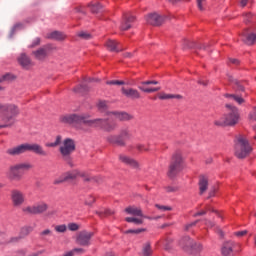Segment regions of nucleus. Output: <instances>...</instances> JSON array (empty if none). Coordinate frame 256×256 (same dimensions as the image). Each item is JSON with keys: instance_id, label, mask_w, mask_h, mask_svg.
<instances>
[{"instance_id": "obj_7", "label": "nucleus", "mask_w": 256, "mask_h": 256, "mask_svg": "<svg viewBox=\"0 0 256 256\" xmlns=\"http://www.w3.org/2000/svg\"><path fill=\"white\" fill-rule=\"evenodd\" d=\"M126 139H131V131L129 130V127H123L119 135H110L107 137L108 143H111V145H118V147H125Z\"/></svg>"}, {"instance_id": "obj_17", "label": "nucleus", "mask_w": 256, "mask_h": 256, "mask_svg": "<svg viewBox=\"0 0 256 256\" xmlns=\"http://www.w3.org/2000/svg\"><path fill=\"white\" fill-rule=\"evenodd\" d=\"M31 233H33V227L24 226L20 229L19 236L10 239V243H17L18 241H21V239L27 237Z\"/></svg>"}, {"instance_id": "obj_50", "label": "nucleus", "mask_w": 256, "mask_h": 256, "mask_svg": "<svg viewBox=\"0 0 256 256\" xmlns=\"http://www.w3.org/2000/svg\"><path fill=\"white\" fill-rule=\"evenodd\" d=\"M85 205L91 206L95 203V197L93 196H89L86 200H85Z\"/></svg>"}, {"instance_id": "obj_31", "label": "nucleus", "mask_w": 256, "mask_h": 256, "mask_svg": "<svg viewBox=\"0 0 256 256\" xmlns=\"http://www.w3.org/2000/svg\"><path fill=\"white\" fill-rule=\"evenodd\" d=\"M242 41H244L246 45H253L254 43H256V34H244L242 35Z\"/></svg>"}, {"instance_id": "obj_23", "label": "nucleus", "mask_w": 256, "mask_h": 256, "mask_svg": "<svg viewBox=\"0 0 256 256\" xmlns=\"http://www.w3.org/2000/svg\"><path fill=\"white\" fill-rule=\"evenodd\" d=\"M134 21H135V16L125 14L124 19L120 26L121 31H128V29L131 27V24L134 23Z\"/></svg>"}, {"instance_id": "obj_57", "label": "nucleus", "mask_w": 256, "mask_h": 256, "mask_svg": "<svg viewBox=\"0 0 256 256\" xmlns=\"http://www.w3.org/2000/svg\"><path fill=\"white\" fill-rule=\"evenodd\" d=\"M71 252H72V254H74V253H85V249H83V248H74Z\"/></svg>"}, {"instance_id": "obj_3", "label": "nucleus", "mask_w": 256, "mask_h": 256, "mask_svg": "<svg viewBox=\"0 0 256 256\" xmlns=\"http://www.w3.org/2000/svg\"><path fill=\"white\" fill-rule=\"evenodd\" d=\"M0 113H4L2 117L4 124L0 125V129L13 127L15 125V118L19 115V108L13 104H0Z\"/></svg>"}, {"instance_id": "obj_51", "label": "nucleus", "mask_w": 256, "mask_h": 256, "mask_svg": "<svg viewBox=\"0 0 256 256\" xmlns=\"http://www.w3.org/2000/svg\"><path fill=\"white\" fill-rule=\"evenodd\" d=\"M229 81H234L236 83L238 91H245V88L242 85H240L237 80L233 79L232 76L229 77Z\"/></svg>"}, {"instance_id": "obj_55", "label": "nucleus", "mask_w": 256, "mask_h": 256, "mask_svg": "<svg viewBox=\"0 0 256 256\" xmlns=\"http://www.w3.org/2000/svg\"><path fill=\"white\" fill-rule=\"evenodd\" d=\"M202 215H207V210H201L194 214V217H201Z\"/></svg>"}, {"instance_id": "obj_6", "label": "nucleus", "mask_w": 256, "mask_h": 256, "mask_svg": "<svg viewBox=\"0 0 256 256\" xmlns=\"http://www.w3.org/2000/svg\"><path fill=\"white\" fill-rule=\"evenodd\" d=\"M33 169V165L30 163H18L9 167L7 172V177L10 181H21L23 179L24 171H29Z\"/></svg>"}, {"instance_id": "obj_38", "label": "nucleus", "mask_w": 256, "mask_h": 256, "mask_svg": "<svg viewBox=\"0 0 256 256\" xmlns=\"http://www.w3.org/2000/svg\"><path fill=\"white\" fill-rule=\"evenodd\" d=\"M89 7L92 13H99V11L102 9L101 4L99 3L90 4Z\"/></svg>"}, {"instance_id": "obj_59", "label": "nucleus", "mask_w": 256, "mask_h": 256, "mask_svg": "<svg viewBox=\"0 0 256 256\" xmlns=\"http://www.w3.org/2000/svg\"><path fill=\"white\" fill-rule=\"evenodd\" d=\"M245 19H246V22L251 21V19H253V14H252V13H247V14L245 15Z\"/></svg>"}, {"instance_id": "obj_63", "label": "nucleus", "mask_w": 256, "mask_h": 256, "mask_svg": "<svg viewBox=\"0 0 256 256\" xmlns=\"http://www.w3.org/2000/svg\"><path fill=\"white\" fill-rule=\"evenodd\" d=\"M211 197H215V189L211 190L209 192V196H208V199H211Z\"/></svg>"}, {"instance_id": "obj_53", "label": "nucleus", "mask_w": 256, "mask_h": 256, "mask_svg": "<svg viewBox=\"0 0 256 256\" xmlns=\"http://www.w3.org/2000/svg\"><path fill=\"white\" fill-rule=\"evenodd\" d=\"M136 149H137L138 151H149V148H148L145 144H138V145L136 146Z\"/></svg>"}, {"instance_id": "obj_47", "label": "nucleus", "mask_w": 256, "mask_h": 256, "mask_svg": "<svg viewBox=\"0 0 256 256\" xmlns=\"http://www.w3.org/2000/svg\"><path fill=\"white\" fill-rule=\"evenodd\" d=\"M69 231H79V225L77 223L68 224Z\"/></svg>"}, {"instance_id": "obj_10", "label": "nucleus", "mask_w": 256, "mask_h": 256, "mask_svg": "<svg viewBox=\"0 0 256 256\" xmlns=\"http://www.w3.org/2000/svg\"><path fill=\"white\" fill-rule=\"evenodd\" d=\"M49 209V204L45 202H38L32 206L23 208V212L27 215H41Z\"/></svg>"}, {"instance_id": "obj_54", "label": "nucleus", "mask_w": 256, "mask_h": 256, "mask_svg": "<svg viewBox=\"0 0 256 256\" xmlns=\"http://www.w3.org/2000/svg\"><path fill=\"white\" fill-rule=\"evenodd\" d=\"M250 120L256 121V107H254L253 111L250 113Z\"/></svg>"}, {"instance_id": "obj_19", "label": "nucleus", "mask_w": 256, "mask_h": 256, "mask_svg": "<svg viewBox=\"0 0 256 256\" xmlns=\"http://www.w3.org/2000/svg\"><path fill=\"white\" fill-rule=\"evenodd\" d=\"M119 161L124 163V165H128V167H132V169H139V162L127 155L120 154Z\"/></svg>"}, {"instance_id": "obj_1", "label": "nucleus", "mask_w": 256, "mask_h": 256, "mask_svg": "<svg viewBox=\"0 0 256 256\" xmlns=\"http://www.w3.org/2000/svg\"><path fill=\"white\" fill-rule=\"evenodd\" d=\"M62 123H68L69 125H88V127H94L95 129H102L106 133H113L119 127V124L115 121H109L107 118L89 119L87 114H69L61 117Z\"/></svg>"}, {"instance_id": "obj_9", "label": "nucleus", "mask_w": 256, "mask_h": 256, "mask_svg": "<svg viewBox=\"0 0 256 256\" xmlns=\"http://www.w3.org/2000/svg\"><path fill=\"white\" fill-rule=\"evenodd\" d=\"M183 165V156L180 154V152H176L172 156V160L168 169V177L173 179L179 171H181Z\"/></svg>"}, {"instance_id": "obj_36", "label": "nucleus", "mask_w": 256, "mask_h": 256, "mask_svg": "<svg viewBox=\"0 0 256 256\" xmlns=\"http://www.w3.org/2000/svg\"><path fill=\"white\" fill-rule=\"evenodd\" d=\"M77 36L80 37V39H84L85 41H89V39H93V36L91 35V33L86 31L78 32Z\"/></svg>"}, {"instance_id": "obj_14", "label": "nucleus", "mask_w": 256, "mask_h": 256, "mask_svg": "<svg viewBox=\"0 0 256 256\" xmlns=\"http://www.w3.org/2000/svg\"><path fill=\"white\" fill-rule=\"evenodd\" d=\"M147 85H159V82L152 80V81H143L140 83V86H138V89L142 91L143 93H157V91H161V87L156 88H147L145 86Z\"/></svg>"}, {"instance_id": "obj_18", "label": "nucleus", "mask_w": 256, "mask_h": 256, "mask_svg": "<svg viewBox=\"0 0 256 256\" xmlns=\"http://www.w3.org/2000/svg\"><path fill=\"white\" fill-rule=\"evenodd\" d=\"M121 91L128 99H141V93L137 89L122 87Z\"/></svg>"}, {"instance_id": "obj_15", "label": "nucleus", "mask_w": 256, "mask_h": 256, "mask_svg": "<svg viewBox=\"0 0 256 256\" xmlns=\"http://www.w3.org/2000/svg\"><path fill=\"white\" fill-rule=\"evenodd\" d=\"M11 199L14 207H21L25 203V194L19 190H13Z\"/></svg>"}, {"instance_id": "obj_30", "label": "nucleus", "mask_w": 256, "mask_h": 256, "mask_svg": "<svg viewBox=\"0 0 256 256\" xmlns=\"http://www.w3.org/2000/svg\"><path fill=\"white\" fill-rule=\"evenodd\" d=\"M79 177H81L83 179V181L85 183H99V178L95 177V176H90L89 174H87L86 172L80 171Z\"/></svg>"}, {"instance_id": "obj_45", "label": "nucleus", "mask_w": 256, "mask_h": 256, "mask_svg": "<svg viewBox=\"0 0 256 256\" xmlns=\"http://www.w3.org/2000/svg\"><path fill=\"white\" fill-rule=\"evenodd\" d=\"M155 208L159 209V211H172L173 208H171L170 206H163V205H159V204H155Z\"/></svg>"}, {"instance_id": "obj_44", "label": "nucleus", "mask_w": 256, "mask_h": 256, "mask_svg": "<svg viewBox=\"0 0 256 256\" xmlns=\"http://www.w3.org/2000/svg\"><path fill=\"white\" fill-rule=\"evenodd\" d=\"M52 234H53V232L50 229H46V230L40 232V237L42 239H45V237H51Z\"/></svg>"}, {"instance_id": "obj_33", "label": "nucleus", "mask_w": 256, "mask_h": 256, "mask_svg": "<svg viewBox=\"0 0 256 256\" xmlns=\"http://www.w3.org/2000/svg\"><path fill=\"white\" fill-rule=\"evenodd\" d=\"M96 215H98L99 217H109V215H115V210L102 209V210L96 211Z\"/></svg>"}, {"instance_id": "obj_27", "label": "nucleus", "mask_w": 256, "mask_h": 256, "mask_svg": "<svg viewBox=\"0 0 256 256\" xmlns=\"http://www.w3.org/2000/svg\"><path fill=\"white\" fill-rule=\"evenodd\" d=\"M79 175H83L79 170H71L64 173L66 181H75V179H79Z\"/></svg>"}, {"instance_id": "obj_24", "label": "nucleus", "mask_w": 256, "mask_h": 256, "mask_svg": "<svg viewBox=\"0 0 256 256\" xmlns=\"http://www.w3.org/2000/svg\"><path fill=\"white\" fill-rule=\"evenodd\" d=\"M106 47L108 51H112V53H119L120 51H123V47H121V44L116 40H108L106 42Z\"/></svg>"}, {"instance_id": "obj_16", "label": "nucleus", "mask_w": 256, "mask_h": 256, "mask_svg": "<svg viewBox=\"0 0 256 256\" xmlns=\"http://www.w3.org/2000/svg\"><path fill=\"white\" fill-rule=\"evenodd\" d=\"M17 61L22 69H31V67H33V61H31V58L25 53H21Z\"/></svg>"}, {"instance_id": "obj_29", "label": "nucleus", "mask_w": 256, "mask_h": 256, "mask_svg": "<svg viewBox=\"0 0 256 256\" xmlns=\"http://www.w3.org/2000/svg\"><path fill=\"white\" fill-rule=\"evenodd\" d=\"M48 39H54L55 41H65L67 36L59 31L51 32L47 35Z\"/></svg>"}, {"instance_id": "obj_20", "label": "nucleus", "mask_w": 256, "mask_h": 256, "mask_svg": "<svg viewBox=\"0 0 256 256\" xmlns=\"http://www.w3.org/2000/svg\"><path fill=\"white\" fill-rule=\"evenodd\" d=\"M48 53H49V46H43L38 50L33 51L32 55H34L35 59H38V61H43V59L47 58Z\"/></svg>"}, {"instance_id": "obj_25", "label": "nucleus", "mask_w": 256, "mask_h": 256, "mask_svg": "<svg viewBox=\"0 0 256 256\" xmlns=\"http://www.w3.org/2000/svg\"><path fill=\"white\" fill-rule=\"evenodd\" d=\"M110 115H115L116 119L118 121H131L133 119V115L127 113V112H110Z\"/></svg>"}, {"instance_id": "obj_43", "label": "nucleus", "mask_w": 256, "mask_h": 256, "mask_svg": "<svg viewBox=\"0 0 256 256\" xmlns=\"http://www.w3.org/2000/svg\"><path fill=\"white\" fill-rule=\"evenodd\" d=\"M55 231L57 233H65V231H67V226L65 224L55 226Z\"/></svg>"}, {"instance_id": "obj_2", "label": "nucleus", "mask_w": 256, "mask_h": 256, "mask_svg": "<svg viewBox=\"0 0 256 256\" xmlns=\"http://www.w3.org/2000/svg\"><path fill=\"white\" fill-rule=\"evenodd\" d=\"M6 153L11 157H17L23 155V153H35V155H40V157H47V151L43 149V146L37 143H23L7 149Z\"/></svg>"}, {"instance_id": "obj_4", "label": "nucleus", "mask_w": 256, "mask_h": 256, "mask_svg": "<svg viewBox=\"0 0 256 256\" xmlns=\"http://www.w3.org/2000/svg\"><path fill=\"white\" fill-rule=\"evenodd\" d=\"M226 108L227 114L214 121L216 127L233 126L239 123V110L231 104H226Z\"/></svg>"}, {"instance_id": "obj_35", "label": "nucleus", "mask_w": 256, "mask_h": 256, "mask_svg": "<svg viewBox=\"0 0 256 256\" xmlns=\"http://www.w3.org/2000/svg\"><path fill=\"white\" fill-rule=\"evenodd\" d=\"M17 77L11 73H6L0 77V83H5L6 81H15Z\"/></svg>"}, {"instance_id": "obj_48", "label": "nucleus", "mask_w": 256, "mask_h": 256, "mask_svg": "<svg viewBox=\"0 0 256 256\" xmlns=\"http://www.w3.org/2000/svg\"><path fill=\"white\" fill-rule=\"evenodd\" d=\"M106 85H125V82L119 80L107 81Z\"/></svg>"}, {"instance_id": "obj_49", "label": "nucleus", "mask_w": 256, "mask_h": 256, "mask_svg": "<svg viewBox=\"0 0 256 256\" xmlns=\"http://www.w3.org/2000/svg\"><path fill=\"white\" fill-rule=\"evenodd\" d=\"M67 181L65 179V174H63L60 178L54 180V185H61V183H65Z\"/></svg>"}, {"instance_id": "obj_42", "label": "nucleus", "mask_w": 256, "mask_h": 256, "mask_svg": "<svg viewBox=\"0 0 256 256\" xmlns=\"http://www.w3.org/2000/svg\"><path fill=\"white\" fill-rule=\"evenodd\" d=\"M75 93H85V91H89V88H87V85H80L76 88H74Z\"/></svg>"}, {"instance_id": "obj_26", "label": "nucleus", "mask_w": 256, "mask_h": 256, "mask_svg": "<svg viewBox=\"0 0 256 256\" xmlns=\"http://www.w3.org/2000/svg\"><path fill=\"white\" fill-rule=\"evenodd\" d=\"M209 189V179L205 176H200L199 179V191L200 195H203Z\"/></svg>"}, {"instance_id": "obj_34", "label": "nucleus", "mask_w": 256, "mask_h": 256, "mask_svg": "<svg viewBox=\"0 0 256 256\" xmlns=\"http://www.w3.org/2000/svg\"><path fill=\"white\" fill-rule=\"evenodd\" d=\"M125 221L127 223H134V225H143V218L137 217H126Z\"/></svg>"}, {"instance_id": "obj_37", "label": "nucleus", "mask_w": 256, "mask_h": 256, "mask_svg": "<svg viewBox=\"0 0 256 256\" xmlns=\"http://www.w3.org/2000/svg\"><path fill=\"white\" fill-rule=\"evenodd\" d=\"M62 137L61 136H57L56 140L54 142L51 143H47L46 147H59V145H61V141H62Z\"/></svg>"}, {"instance_id": "obj_8", "label": "nucleus", "mask_w": 256, "mask_h": 256, "mask_svg": "<svg viewBox=\"0 0 256 256\" xmlns=\"http://www.w3.org/2000/svg\"><path fill=\"white\" fill-rule=\"evenodd\" d=\"M59 151L63 159L67 161L68 165L73 167V162L71 161V153L75 151V141L70 138L65 139L62 146H60Z\"/></svg>"}, {"instance_id": "obj_61", "label": "nucleus", "mask_w": 256, "mask_h": 256, "mask_svg": "<svg viewBox=\"0 0 256 256\" xmlns=\"http://www.w3.org/2000/svg\"><path fill=\"white\" fill-rule=\"evenodd\" d=\"M197 223H199V221H195L193 223L186 225V230H188L190 227H195V225H197Z\"/></svg>"}, {"instance_id": "obj_40", "label": "nucleus", "mask_w": 256, "mask_h": 256, "mask_svg": "<svg viewBox=\"0 0 256 256\" xmlns=\"http://www.w3.org/2000/svg\"><path fill=\"white\" fill-rule=\"evenodd\" d=\"M196 3L199 11H205L207 0H196Z\"/></svg>"}, {"instance_id": "obj_56", "label": "nucleus", "mask_w": 256, "mask_h": 256, "mask_svg": "<svg viewBox=\"0 0 256 256\" xmlns=\"http://www.w3.org/2000/svg\"><path fill=\"white\" fill-rule=\"evenodd\" d=\"M247 233V230H243V231H238L235 232V236L236 237H244V235Z\"/></svg>"}, {"instance_id": "obj_32", "label": "nucleus", "mask_w": 256, "mask_h": 256, "mask_svg": "<svg viewBox=\"0 0 256 256\" xmlns=\"http://www.w3.org/2000/svg\"><path fill=\"white\" fill-rule=\"evenodd\" d=\"M224 97L227 99H230L231 101H236L238 105H241L242 103L245 102V100L241 96H237L235 94H225Z\"/></svg>"}, {"instance_id": "obj_28", "label": "nucleus", "mask_w": 256, "mask_h": 256, "mask_svg": "<svg viewBox=\"0 0 256 256\" xmlns=\"http://www.w3.org/2000/svg\"><path fill=\"white\" fill-rule=\"evenodd\" d=\"M158 99H160L161 101H166L169 99H183V96L180 94H167L165 92H162L158 95Z\"/></svg>"}, {"instance_id": "obj_58", "label": "nucleus", "mask_w": 256, "mask_h": 256, "mask_svg": "<svg viewBox=\"0 0 256 256\" xmlns=\"http://www.w3.org/2000/svg\"><path fill=\"white\" fill-rule=\"evenodd\" d=\"M166 191H167V193H174V191H177V188L172 187V186H167Z\"/></svg>"}, {"instance_id": "obj_52", "label": "nucleus", "mask_w": 256, "mask_h": 256, "mask_svg": "<svg viewBox=\"0 0 256 256\" xmlns=\"http://www.w3.org/2000/svg\"><path fill=\"white\" fill-rule=\"evenodd\" d=\"M38 45H41V38H35L30 45V48L33 49V47H37Z\"/></svg>"}, {"instance_id": "obj_13", "label": "nucleus", "mask_w": 256, "mask_h": 256, "mask_svg": "<svg viewBox=\"0 0 256 256\" xmlns=\"http://www.w3.org/2000/svg\"><path fill=\"white\" fill-rule=\"evenodd\" d=\"M125 213H127V215H132L133 217H141L142 219H153L151 218V216H145V214H143V210L140 207L137 206H129L127 208H125Z\"/></svg>"}, {"instance_id": "obj_11", "label": "nucleus", "mask_w": 256, "mask_h": 256, "mask_svg": "<svg viewBox=\"0 0 256 256\" xmlns=\"http://www.w3.org/2000/svg\"><path fill=\"white\" fill-rule=\"evenodd\" d=\"M93 232L87 230L81 231L76 236V243L81 247H89L91 245V239L93 238Z\"/></svg>"}, {"instance_id": "obj_22", "label": "nucleus", "mask_w": 256, "mask_h": 256, "mask_svg": "<svg viewBox=\"0 0 256 256\" xmlns=\"http://www.w3.org/2000/svg\"><path fill=\"white\" fill-rule=\"evenodd\" d=\"M235 247V242L227 241L222 245V255L223 256H233V249Z\"/></svg>"}, {"instance_id": "obj_39", "label": "nucleus", "mask_w": 256, "mask_h": 256, "mask_svg": "<svg viewBox=\"0 0 256 256\" xmlns=\"http://www.w3.org/2000/svg\"><path fill=\"white\" fill-rule=\"evenodd\" d=\"M109 108V103L107 101H99L98 102V109L99 111H107Z\"/></svg>"}, {"instance_id": "obj_62", "label": "nucleus", "mask_w": 256, "mask_h": 256, "mask_svg": "<svg viewBox=\"0 0 256 256\" xmlns=\"http://www.w3.org/2000/svg\"><path fill=\"white\" fill-rule=\"evenodd\" d=\"M247 3H249V0H240L241 7H246Z\"/></svg>"}, {"instance_id": "obj_60", "label": "nucleus", "mask_w": 256, "mask_h": 256, "mask_svg": "<svg viewBox=\"0 0 256 256\" xmlns=\"http://www.w3.org/2000/svg\"><path fill=\"white\" fill-rule=\"evenodd\" d=\"M207 211H211L212 213H217V211L215 210L214 207H211V206H206V212Z\"/></svg>"}, {"instance_id": "obj_64", "label": "nucleus", "mask_w": 256, "mask_h": 256, "mask_svg": "<svg viewBox=\"0 0 256 256\" xmlns=\"http://www.w3.org/2000/svg\"><path fill=\"white\" fill-rule=\"evenodd\" d=\"M21 27H23V24H21V23L15 24L13 30L15 31L17 29H21Z\"/></svg>"}, {"instance_id": "obj_46", "label": "nucleus", "mask_w": 256, "mask_h": 256, "mask_svg": "<svg viewBox=\"0 0 256 256\" xmlns=\"http://www.w3.org/2000/svg\"><path fill=\"white\" fill-rule=\"evenodd\" d=\"M144 231H145L144 228H139V229L127 230L126 233H134L135 235H139V233H143Z\"/></svg>"}, {"instance_id": "obj_41", "label": "nucleus", "mask_w": 256, "mask_h": 256, "mask_svg": "<svg viewBox=\"0 0 256 256\" xmlns=\"http://www.w3.org/2000/svg\"><path fill=\"white\" fill-rule=\"evenodd\" d=\"M151 244L147 243L145 244L144 248H143V255L144 256H151Z\"/></svg>"}, {"instance_id": "obj_21", "label": "nucleus", "mask_w": 256, "mask_h": 256, "mask_svg": "<svg viewBox=\"0 0 256 256\" xmlns=\"http://www.w3.org/2000/svg\"><path fill=\"white\" fill-rule=\"evenodd\" d=\"M146 21L149 25L159 26L163 23V18L157 13H153L147 16Z\"/></svg>"}, {"instance_id": "obj_12", "label": "nucleus", "mask_w": 256, "mask_h": 256, "mask_svg": "<svg viewBox=\"0 0 256 256\" xmlns=\"http://www.w3.org/2000/svg\"><path fill=\"white\" fill-rule=\"evenodd\" d=\"M180 245H181V247H184L186 249H193V251H196L197 253H199V251H201V249H203V246H201V244H197L189 236L184 237L180 241Z\"/></svg>"}, {"instance_id": "obj_5", "label": "nucleus", "mask_w": 256, "mask_h": 256, "mask_svg": "<svg viewBox=\"0 0 256 256\" xmlns=\"http://www.w3.org/2000/svg\"><path fill=\"white\" fill-rule=\"evenodd\" d=\"M253 151V147L245 135H238L235 139L234 153L238 159H245Z\"/></svg>"}]
</instances>
